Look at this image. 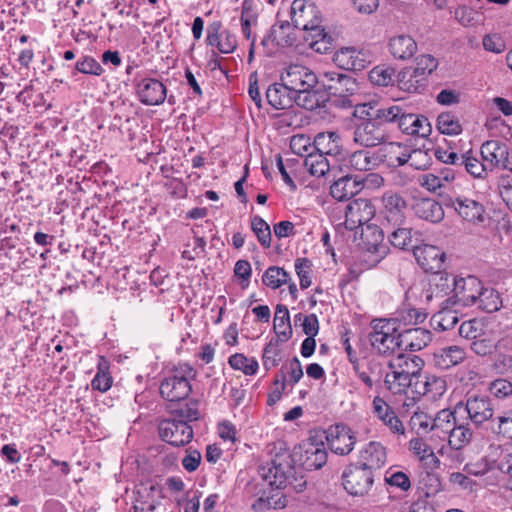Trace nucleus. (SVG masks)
<instances>
[{
  "instance_id": "1",
  "label": "nucleus",
  "mask_w": 512,
  "mask_h": 512,
  "mask_svg": "<svg viewBox=\"0 0 512 512\" xmlns=\"http://www.w3.org/2000/svg\"><path fill=\"white\" fill-rule=\"evenodd\" d=\"M281 81L297 95V105L314 110L320 105L318 93L314 90L318 78L313 70L301 64H291L281 74Z\"/></svg>"
},
{
  "instance_id": "2",
  "label": "nucleus",
  "mask_w": 512,
  "mask_h": 512,
  "mask_svg": "<svg viewBox=\"0 0 512 512\" xmlns=\"http://www.w3.org/2000/svg\"><path fill=\"white\" fill-rule=\"evenodd\" d=\"M259 473L265 482L277 489L291 487L296 492H301L306 485L303 476L297 475L287 451L276 454L270 462L260 467Z\"/></svg>"
},
{
  "instance_id": "3",
  "label": "nucleus",
  "mask_w": 512,
  "mask_h": 512,
  "mask_svg": "<svg viewBox=\"0 0 512 512\" xmlns=\"http://www.w3.org/2000/svg\"><path fill=\"white\" fill-rule=\"evenodd\" d=\"M291 21L295 28L316 31L321 40H313L310 48L317 53H327L331 49V37L321 27V17L317 7L309 0H294L291 4Z\"/></svg>"
},
{
  "instance_id": "4",
  "label": "nucleus",
  "mask_w": 512,
  "mask_h": 512,
  "mask_svg": "<svg viewBox=\"0 0 512 512\" xmlns=\"http://www.w3.org/2000/svg\"><path fill=\"white\" fill-rule=\"evenodd\" d=\"M423 361L415 355L399 354L391 359L388 363L389 370H398L405 373L410 378L416 380L415 392L420 395L429 393L440 394L444 388V381L440 378L432 377L431 379H421V370Z\"/></svg>"
},
{
  "instance_id": "5",
  "label": "nucleus",
  "mask_w": 512,
  "mask_h": 512,
  "mask_svg": "<svg viewBox=\"0 0 512 512\" xmlns=\"http://www.w3.org/2000/svg\"><path fill=\"white\" fill-rule=\"evenodd\" d=\"M369 342L382 355H391L402 347L400 323L397 319L381 318L371 321Z\"/></svg>"
},
{
  "instance_id": "6",
  "label": "nucleus",
  "mask_w": 512,
  "mask_h": 512,
  "mask_svg": "<svg viewBox=\"0 0 512 512\" xmlns=\"http://www.w3.org/2000/svg\"><path fill=\"white\" fill-rule=\"evenodd\" d=\"M195 375L189 364H179L162 379L159 387L161 397L170 402L185 400L192 391L191 381Z\"/></svg>"
},
{
  "instance_id": "7",
  "label": "nucleus",
  "mask_w": 512,
  "mask_h": 512,
  "mask_svg": "<svg viewBox=\"0 0 512 512\" xmlns=\"http://www.w3.org/2000/svg\"><path fill=\"white\" fill-rule=\"evenodd\" d=\"M455 276L448 273H434L427 288L422 293V300L427 304L434 303L437 307L453 308L447 300L453 294Z\"/></svg>"
},
{
  "instance_id": "8",
  "label": "nucleus",
  "mask_w": 512,
  "mask_h": 512,
  "mask_svg": "<svg viewBox=\"0 0 512 512\" xmlns=\"http://www.w3.org/2000/svg\"><path fill=\"white\" fill-rule=\"evenodd\" d=\"M456 412H466L469 420L476 426L490 420L494 415V407L487 395H468L465 402L455 405Z\"/></svg>"
},
{
  "instance_id": "9",
  "label": "nucleus",
  "mask_w": 512,
  "mask_h": 512,
  "mask_svg": "<svg viewBox=\"0 0 512 512\" xmlns=\"http://www.w3.org/2000/svg\"><path fill=\"white\" fill-rule=\"evenodd\" d=\"M482 283L475 276L457 278L453 286V294L447 300V305L468 307L476 304L477 297L481 292Z\"/></svg>"
},
{
  "instance_id": "10",
  "label": "nucleus",
  "mask_w": 512,
  "mask_h": 512,
  "mask_svg": "<svg viewBox=\"0 0 512 512\" xmlns=\"http://www.w3.org/2000/svg\"><path fill=\"white\" fill-rule=\"evenodd\" d=\"M381 124L374 119H358L352 126V140L362 147H375L385 140Z\"/></svg>"
},
{
  "instance_id": "11",
  "label": "nucleus",
  "mask_w": 512,
  "mask_h": 512,
  "mask_svg": "<svg viewBox=\"0 0 512 512\" xmlns=\"http://www.w3.org/2000/svg\"><path fill=\"white\" fill-rule=\"evenodd\" d=\"M373 482L372 471L362 465H351L343 473L344 489L353 496L366 495Z\"/></svg>"
},
{
  "instance_id": "12",
  "label": "nucleus",
  "mask_w": 512,
  "mask_h": 512,
  "mask_svg": "<svg viewBox=\"0 0 512 512\" xmlns=\"http://www.w3.org/2000/svg\"><path fill=\"white\" fill-rule=\"evenodd\" d=\"M158 429L162 440L173 446H184L193 438V429L185 420L164 419Z\"/></svg>"
},
{
  "instance_id": "13",
  "label": "nucleus",
  "mask_w": 512,
  "mask_h": 512,
  "mask_svg": "<svg viewBox=\"0 0 512 512\" xmlns=\"http://www.w3.org/2000/svg\"><path fill=\"white\" fill-rule=\"evenodd\" d=\"M361 239L367 253V260L373 264L381 261L388 253L383 231L375 225H366L361 230Z\"/></svg>"
},
{
  "instance_id": "14",
  "label": "nucleus",
  "mask_w": 512,
  "mask_h": 512,
  "mask_svg": "<svg viewBox=\"0 0 512 512\" xmlns=\"http://www.w3.org/2000/svg\"><path fill=\"white\" fill-rule=\"evenodd\" d=\"M375 214L374 206L367 199H355L345 208V227L355 230L367 224Z\"/></svg>"
},
{
  "instance_id": "15",
  "label": "nucleus",
  "mask_w": 512,
  "mask_h": 512,
  "mask_svg": "<svg viewBox=\"0 0 512 512\" xmlns=\"http://www.w3.org/2000/svg\"><path fill=\"white\" fill-rule=\"evenodd\" d=\"M326 440L332 452L347 455L354 448L356 436L350 427L337 424L328 429Z\"/></svg>"
},
{
  "instance_id": "16",
  "label": "nucleus",
  "mask_w": 512,
  "mask_h": 512,
  "mask_svg": "<svg viewBox=\"0 0 512 512\" xmlns=\"http://www.w3.org/2000/svg\"><path fill=\"white\" fill-rule=\"evenodd\" d=\"M322 82L331 95L341 98L353 96L358 90V84L353 77L336 71L324 72Z\"/></svg>"
},
{
  "instance_id": "17",
  "label": "nucleus",
  "mask_w": 512,
  "mask_h": 512,
  "mask_svg": "<svg viewBox=\"0 0 512 512\" xmlns=\"http://www.w3.org/2000/svg\"><path fill=\"white\" fill-rule=\"evenodd\" d=\"M335 64L345 70L361 71L370 63V55L354 47H343L339 49L333 58Z\"/></svg>"
},
{
  "instance_id": "18",
  "label": "nucleus",
  "mask_w": 512,
  "mask_h": 512,
  "mask_svg": "<svg viewBox=\"0 0 512 512\" xmlns=\"http://www.w3.org/2000/svg\"><path fill=\"white\" fill-rule=\"evenodd\" d=\"M136 91L141 103L155 106L162 104L167 96L165 85L155 78H143L136 85Z\"/></svg>"
},
{
  "instance_id": "19",
  "label": "nucleus",
  "mask_w": 512,
  "mask_h": 512,
  "mask_svg": "<svg viewBox=\"0 0 512 512\" xmlns=\"http://www.w3.org/2000/svg\"><path fill=\"white\" fill-rule=\"evenodd\" d=\"M449 205L454 208L457 214L470 223H481L484 221V206L471 198L458 196L449 200Z\"/></svg>"
},
{
  "instance_id": "20",
  "label": "nucleus",
  "mask_w": 512,
  "mask_h": 512,
  "mask_svg": "<svg viewBox=\"0 0 512 512\" xmlns=\"http://www.w3.org/2000/svg\"><path fill=\"white\" fill-rule=\"evenodd\" d=\"M413 254L426 272L438 273L445 259V253L439 247L428 244L415 247Z\"/></svg>"
},
{
  "instance_id": "21",
  "label": "nucleus",
  "mask_w": 512,
  "mask_h": 512,
  "mask_svg": "<svg viewBox=\"0 0 512 512\" xmlns=\"http://www.w3.org/2000/svg\"><path fill=\"white\" fill-rule=\"evenodd\" d=\"M372 413L394 434L403 435L405 428L390 405L381 397L376 396L372 401Z\"/></svg>"
},
{
  "instance_id": "22",
  "label": "nucleus",
  "mask_w": 512,
  "mask_h": 512,
  "mask_svg": "<svg viewBox=\"0 0 512 512\" xmlns=\"http://www.w3.org/2000/svg\"><path fill=\"white\" fill-rule=\"evenodd\" d=\"M421 154L420 151L411 152L407 145L399 142H389L382 146L380 155L389 167H399L408 162L412 155Z\"/></svg>"
},
{
  "instance_id": "23",
  "label": "nucleus",
  "mask_w": 512,
  "mask_h": 512,
  "mask_svg": "<svg viewBox=\"0 0 512 512\" xmlns=\"http://www.w3.org/2000/svg\"><path fill=\"white\" fill-rule=\"evenodd\" d=\"M314 147L317 153L329 156L334 159H341L344 156L341 138L336 132H322L314 138Z\"/></svg>"
},
{
  "instance_id": "24",
  "label": "nucleus",
  "mask_w": 512,
  "mask_h": 512,
  "mask_svg": "<svg viewBox=\"0 0 512 512\" xmlns=\"http://www.w3.org/2000/svg\"><path fill=\"white\" fill-rule=\"evenodd\" d=\"M297 95L291 91L289 87L281 83L270 85L266 90V98L268 103L275 109H287L297 104Z\"/></svg>"
},
{
  "instance_id": "25",
  "label": "nucleus",
  "mask_w": 512,
  "mask_h": 512,
  "mask_svg": "<svg viewBox=\"0 0 512 512\" xmlns=\"http://www.w3.org/2000/svg\"><path fill=\"white\" fill-rule=\"evenodd\" d=\"M398 128L407 135L426 137L431 131V125L425 116L408 113L404 110Z\"/></svg>"
},
{
  "instance_id": "26",
  "label": "nucleus",
  "mask_w": 512,
  "mask_h": 512,
  "mask_svg": "<svg viewBox=\"0 0 512 512\" xmlns=\"http://www.w3.org/2000/svg\"><path fill=\"white\" fill-rule=\"evenodd\" d=\"M417 49L416 41L407 34L395 35L388 40L389 53L398 60L411 59L416 54Z\"/></svg>"
},
{
  "instance_id": "27",
  "label": "nucleus",
  "mask_w": 512,
  "mask_h": 512,
  "mask_svg": "<svg viewBox=\"0 0 512 512\" xmlns=\"http://www.w3.org/2000/svg\"><path fill=\"white\" fill-rule=\"evenodd\" d=\"M466 358L465 350L458 345H451L437 349L433 354L435 366L447 370L464 361Z\"/></svg>"
},
{
  "instance_id": "28",
  "label": "nucleus",
  "mask_w": 512,
  "mask_h": 512,
  "mask_svg": "<svg viewBox=\"0 0 512 512\" xmlns=\"http://www.w3.org/2000/svg\"><path fill=\"white\" fill-rule=\"evenodd\" d=\"M386 459V449L379 442L368 443L360 452V465L370 471L381 468L386 463Z\"/></svg>"
},
{
  "instance_id": "29",
  "label": "nucleus",
  "mask_w": 512,
  "mask_h": 512,
  "mask_svg": "<svg viewBox=\"0 0 512 512\" xmlns=\"http://www.w3.org/2000/svg\"><path fill=\"white\" fill-rule=\"evenodd\" d=\"M481 157L489 171L499 168L501 160L507 155V146L496 140L486 141L481 146Z\"/></svg>"
},
{
  "instance_id": "30",
  "label": "nucleus",
  "mask_w": 512,
  "mask_h": 512,
  "mask_svg": "<svg viewBox=\"0 0 512 512\" xmlns=\"http://www.w3.org/2000/svg\"><path fill=\"white\" fill-rule=\"evenodd\" d=\"M381 201L389 221L398 222L402 220L404 210L406 209V201L400 194L387 191L383 194Z\"/></svg>"
},
{
  "instance_id": "31",
  "label": "nucleus",
  "mask_w": 512,
  "mask_h": 512,
  "mask_svg": "<svg viewBox=\"0 0 512 512\" xmlns=\"http://www.w3.org/2000/svg\"><path fill=\"white\" fill-rule=\"evenodd\" d=\"M402 346L410 351H419L426 347L432 340L429 330L423 328H412L401 331Z\"/></svg>"
},
{
  "instance_id": "32",
  "label": "nucleus",
  "mask_w": 512,
  "mask_h": 512,
  "mask_svg": "<svg viewBox=\"0 0 512 512\" xmlns=\"http://www.w3.org/2000/svg\"><path fill=\"white\" fill-rule=\"evenodd\" d=\"M414 213L421 219L432 223L440 222L444 218V210L440 203L433 199H420L413 206Z\"/></svg>"
},
{
  "instance_id": "33",
  "label": "nucleus",
  "mask_w": 512,
  "mask_h": 512,
  "mask_svg": "<svg viewBox=\"0 0 512 512\" xmlns=\"http://www.w3.org/2000/svg\"><path fill=\"white\" fill-rule=\"evenodd\" d=\"M409 450L419 461L430 469L438 468L440 460L431 447L421 438H413L409 441Z\"/></svg>"
},
{
  "instance_id": "34",
  "label": "nucleus",
  "mask_w": 512,
  "mask_h": 512,
  "mask_svg": "<svg viewBox=\"0 0 512 512\" xmlns=\"http://www.w3.org/2000/svg\"><path fill=\"white\" fill-rule=\"evenodd\" d=\"M360 189L358 181L349 176H343L331 185L330 195L338 201H345L357 194Z\"/></svg>"
},
{
  "instance_id": "35",
  "label": "nucleus",
  "mask_w": 512,
  "mask_h": 512,
  "mask_svg": "<svg viewBox=\"0 0 512 512\" xmlns=\"http://www.w3.org/2000/svg\"><path fill=\"white\" fill-rule=\"evenodd\" d=\"M273 329L279 340L282 342L287 341L292 336L289 310L285 305H277L274 315Z\"/></svg>"
},
{
  "instance_id": "36",
  "label": "nucleus",
  "mask_w": 512,
  "mask_h": 512,
  "mask_svg": "<svg viewBox=\"0 0 512 512\" xmlns=\"http://www.w3.org/2000/svg\"><path fill=\"white\" fill-rule=\"evenodd\" d=\"M415 382L416 380L398 370H389L384 378L386 388L393 394L404 393L410 387L415 388Z\"/></svg>"
},
{
  "instance_id": "37",
  "label": "nucleus",
  "mask_w": 512,
  "mask_h": 512,
  "mask_svg": "<svg viewBox=\"0 0 512 512\" xmlns=\"http://www.w3.org/2000/svg\"><path fill=\"white\" fill-rule=\"evenodd\" d=\"M459 412L449 409H443L439 411L435 417H433L432 431L436 432L439 438H447L448 434L452 430L453 426L457 422L456 414Z\"/></svg>"
},
{
  "instance_id": "38",
  "label": "nucleus",
  "mask_w": 512,
  "mask_h": 512,
  "mask_svg": "<svg viewBox=\"0 0 512 512\" xmlns=\"http://www.w3.org/2000/svg\"><path fill=\"white\" fill-rule=\"evenodd\" d=\"M139 499L134 508L136 510L140 509L141 512H155L157 506L159 505V499L161 498V492L155 486L151 485L149 487L143 486L138 490Z\"/></svg>"
},
{
  "instance_id": "39",
  "label": "nucleus",
  "mask_w": 512,
  "mask_h": 512,
  "mask_svg": "<svg viewBox=\"0 0 512 512\" xmlns=\"http://www.w3.org/2000/svg\"><path fill=\"white\" fill-rule=\"evenodd\" d=\"M207 43L210 46H216L221 53L229 54L237 48L236 35L228 30L222 32L208 33Z\"/></svg>"
},
{
  "instance_id": "40",
  "label": "nucleus",
  "mask_w": 512,
  "mask_h": 512,
  "mask_svg": "<svg viewBox=\"0 0 512 512\" xmlns=\"http://www.w3.org/2000/svg\"><path fill=\"white\" fill-rule=\"evenodd\" d=\"M440 310L431 318V325L439 331L452 329L458 322L456 311L453 308L439 307Z\"/></svg>"
},
{
  "instance_id": "41",
  "label": "nucleus",
  "mask_w": 512,
  "mask_h": 512,
  "mask_svg": "<svg viewBox=\"0 0 512 512\" xmlns=\"http://www.w3.org/2000/svg\"><path fill=\"white\" fill-rule=\"evenodd\" d=\"M472 430L469 423L458 424L457 422L453 426L452 430L448 434L449 444L454 449H461L466 446L472 439Z\"/></svg>"
},
{
  "instance_id": "42",
  "label": "nucleus",
  "mask_w": 512,
  "mask_h": 512,
  "mask_svg": "<svg viewBox=\"0 0 512 512\" xmlns=\"http://www.w3.org/2000/svg\"><path fill=\"white\" fill-rule=\"evenodd\" d=\"M478 307L488 313L498 311L502 305L500 295L492 288H481L479 297H477Z\"/></svg>"
},
{
  "instance_id": "43",
  "label": "nucleus",
  "mask_w": 512,
  "mask_h": 512,
  "mask_svg": "<svg viewBox=\"0 0 512 512\" xmlns=\"http://www.w3.org/2000/svg\"><path fill=\"white\" fill-rule=\"evenodd\" d=\"M304 166L311 175L322 177L330 170L331 164L325 156L313 152L305 158Z\"/></svg>"
},
{
  "instance_id": "44",
  "label": "nucleus",
  "mask_w": 512,
  "mask_h": 512,
  "mask_svg": "<svg viewBox=\"0 0 512 512\" xmlns=\"http://www.w3.org/2000/svg\"><path fill=\"white\" fill-rule=\"evenodd\" d=\"M487 331L485 322L477 318L462 322L458 329L459 335L462 338L472 341L483 337Z\"/></svg>"
},
{
  "instance_id": "45",
  "label": "nucleus",
  "mask_w": 512,
  "mask_h": 512,
  "mask_svg": "<svg viewBox=\"0 0 512 512\" xmlns=\"http://www.w3.org/2000/svg\"><path fill=\"white\" fill-rule=\"evenodd\" d=\"M436 126L440 133L446 135H459L462 132V125L459 118L451 112L439 114Z\"/></svg>"
},
{
  "instance_id": "46",
  "label": "nucleus",
  "mask_w": 512,
  "mask_h": 512,
  "mask_svg": "<svg viewBox=\"0 0 512 512\" xmlns=\"http://www.w3.org/2000/svg\"><path fill=\"white\" fill-rule=\"evenodd\" d=\"M348 163L356 171H370L376 167L377 159L369 151L359 150L350 155Z\"/></svg>"
},
{
  "instance_id": "47",
  "label": "nucleus",
  "mask_w": 512,
  "mask_h": 512,
  "mask_svg": "<svg viewBox=\"0 0 512 512\" xmlns=\"http://www.w3.org/2000/svg\"><path fill=\"white\" fill-rule=\"evenodd\" d=\"M290 280L289 274L281 267L270 266L262 276V282L271 289H278Z\"/></svg>"
},
{
  "instance_id": "48",
  "label": "nucleus",
  "mask_w": 512,
  "mask_h": 512,
  "mask_svg": "<svg viewBox=\"0 0 512 512\" xmlns=\"http://www.w3.org/2000/svg\"><path fill=\"white\" fill-rule=\"evenodd\" d=\"M228 363L234 370H239L247 376L255 375L259 365L254 358H249L242 353H236L229 357Z\"/></svg>"
},
{
  "instance_id": "49",
  "label": "nucleus",
  "mask_w": 512,
  "mask_h": 512,
  "mask_svg": "<svg viewBox=\"0 0 512 512\" xmlns=\"http://www.w3.org/2000/svg\"><path fill=\"white\" fill-rule=\"evenodd\" d=\"M111 385L112 377L108 372V362L104 359V357H100L97 373L91 381V386L94 390L106 392L111 388Z\"/></svg>"
},
{
  "instance_id": "50",
  "label": "nucleus",
  "mask_w": 512,
  "mask_h": 512,
  "mask_svg": "<svg viewBox=\"0 0 512 512\" xmlns=\"http://www.w3.org/2000/svg\"><path fill=\"white\" fill-rule=\"evenodd\" d=\"M425 78L420 74L412 71H405L402 73L401 78L398 81L400 90L408 93H417L424 87Z\"/></svg>"
},
{
  "instance_id": "51",
  "label": "nucleus",
  "mask_w": 512,
  "mask_h": 512,
  "mask_svg": "<svg viewBox=\"0 0 512 512\" xmlns=\"http://www.w3.org/2000/svg\"><path fill=\"white\" fill-rule=\"evenodd\" d=\"M251 229L261 246L264 248H269L271 246V229L263 218L257 215L254 216L251 219Z\"/></svg>"
},
{
  "instance_id": "52",
  "label": "nucleus",
  "mask_w": 512,
  "mask_h": 512,
  "mask_svg": "<svg viewBox=\"0 0 512 512\" xmlns=\"http://www.w3.org/2000/svg\"><path fill=\"white\" fill-rule=\"evenodd\" d=\"M394 75L392 67L376 66L369 72V79L375 85L386 87L393 83Z\"/></svg>"
},
{
  "instance_id": "53",
  "label": "nucleus",
  "mask_w": 512,
  "mask_h": 512,
  "mask_svg": "<svg viewBox=\"0 0 512 512\" xmlns=\"http://www.w3.org/2000/svg\"><path fill=\"white\" fill-rule=\"evenodd\" d=\"M290 148L294 154L305 158L315 150L314 141L311 142L310 137L303 134H297L291 137Z\"/></svg>"
},
{
  "instance_id": "54",
  "label": "nucleus",
  "mask_w": 512,
  "mask_h": 512,
  "mask_svg": "<svg viewBox=\"0 0 512 512\" xmlns=\"http://www.w3.org/2000/svg\"><path fill=\"white\" fill-rule=\"evenodd\" d=\"M193 233V243H187L182 251V258L187 260H195L205 252L206 241L203 237L198 235L195 229L191 230Z\"/></svg>"
},
{
  "instance_id": "55",
  "label": "nucleus",
  "mask_w": 512,
  "mask_h": 512,
  "mask_svg": "<svg viewBox=\"0 0 512 512\" xmlns=\"http://www.w3.org/2000/svg\"><path fill=\"white\" fill-rule=\"evenodd\" d=\"M410 425L418 434H427L432 432L433 417L424 411L417 410L411 416Z\"/></svg>"
},
{
  "instance_id": "56",
  "label": "nucleus",
  "mask_w": 512,
  "mask_h": 512,
  "mask_svg": "<svg viewBox=\"0 0 512 512\" xmlns=\"http://www.w3.org/2000/svg\"><path fill=\"white\" fill-rule=\"evenodd\" d=\"M384 481L387 485L400 489L403 492L411 488V481L408 475L402 471L389 469L385 472Z\"/></svg>"
},
{
  "instance_id": "57",
  "label": "nucleus",
  "mask_w": 512,
  "mask_h": 512,
  "mask_svg": "<svg viewBox=\"0 0 512 512\" xmlns=\"http://www.w3.org/2000/svg\"><path fill=\"white\" fill-rule=\"evenodd\" d=\"M460 164L465 166V169L472 176L481 178L484 177L485 173L489 171L486 167L485 162L482 160L479 161L476 157L472 156L470 153H466L461 155Z\"/></svg>"
},
{
  "instance_id": "58",
  "label": "nucleus",
  "mask_w": 512,
  "mask_h": 512,
  "mask_svg": "<svg viewBox=\"0 0 512 512\" xmlns=\"http://www.w3.org/2000/svg\"><path fill=\"white\" fill-rule=\"evenodd\" d=\"M295 271L299 278L301 289H307L311 284L312 263L307 258H298L295 260Z\"/></svg>"
},
{
  "instance_id": "59",
  "label": "nucleus",
  "mask_w": 512,
  "mask_h": 512,
  "mask_svg": "<svg viewBox=\"0 0 512 512\" xmlns=\"http://www.w3.org/2000/svg\"><path fill=\"white\" fill-rule=\"evenodd\" d=\"M295 325H301L303 332L307 336H316L319 332V321L315 314L298 313L294 316Z\"/></svg>"
},
{
  "instance_id": "60",
  "label": "nucleus",
  "mask_w": 512,
  "mask_h": 512,
  "mask_svg": "<svg viewBox=\"0 0 512 512\" xmlns=\"http://www.w3.org/2000/svg\"><path fill=\"white\" fill-rule=\"evenodd\" d=\"M305 454L306 464L309 468L319 469L326 463L327 452L324 448L311 445L310 448L305 451Z\"/></svg>"
},
{
  "instance_id": "61",
  "label": "nucleus",
  "mask_w": 512,
  "mask_h": 512,
  "mask_svg": "<svg viewBox=\"0 0 512 512\" xmlns=\"http://www.w3.org/2000/svg\"><path fill=\"white\" fill-rule=\"evenodd\" d=\"M495 348L492 333L487 331L483 337L473 340L471 350L480 356L491 354Z\"/></svg>"
},
{
  "instance_id": "62",
  "label": "nucleus",
  "mask_w": 512,
  "mask_h": 512,
  "mask_svg": "<svg viewBox=\"0 0 512 512\" xmlns=\"http://www.w3.org/2000/svg\"><path fill=\"white\" fill-rule=\"evenodd\" d=\"M404 110L400 105H391L378 109L376 117L384 122L397 123L398 125Z\"/></svg>"
},
{
  "instance_id": "63",
  "label": "nucleus",
  "mask_w": 512,
  "mask_h": 512,
  "mask_svg": "<svg viewBox=\"0 0 512 512\" xmlns=\"http://www.w3.org/2000/svg\"><path fill=\"white\" fill-rule=\"evenodd\" d=\"M488 390L494 397L504 399L512 395V382L499 378L489 384Z\"/></svg>"
},
{
  "instance_id": "64",
  "label": "nucleus",
  "mask_w": 512,
  "mask_h": 512,
  "mask_svg": "<svg viewBox=\"0 0 512 512\" xmlns=\"http://www.w3.org/2000/svg\"><path fill=\"white\" fill-rule=\"evenodd\" d=\"M437 66L438 62L432 55L424 54L417 57L416 66L413 70L415 73L425 78V76L431 74Z\"/></svg>"
}]
</instances>
